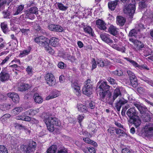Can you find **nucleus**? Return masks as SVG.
<instances>
[{"label": "nucleus", "instance_id": "obj_1", "mask_svg": "<svg viewBox=\"0 0 153 153\" xmlns=\"http://www.w3.org/2000/svg\"><path fill=\"white\" fill-rule=\"evenodd\" d=\"M45 123L47 129L51 132H53L54 130V126H59L60 123L59 120L56 117L53 116H48L47 114L44 116Z\"/></svg>", "mask_w": 153, "mask_h": 153}, {"label": "nucleus", "instance_id": "obj_14", "mask_svg": "<svg viewBox=\"0 0 153 153\" xmlns=\"http://www.w3.org/2000/svg\"><path fill=\"white\" fill-rule=\"evenodd\" d=\"M100 37L102 41L109 45L113 43V41L110 38V35L108 34H101L100 35Z\"/></svg>", "mask_w": 153, "mask_h": 153}, {"label": "nucleus", "instance_id": "obj_64", "mask_svg": "<svg viewBox=\"0 0 153 153\" xmlns=\"http://www.w3.org/2000/svg\"><path fill=\"white\" fill-rule=\"evenodd\" d=\"M144 80L146 82V83H148L151 86L153 87V81L150 79L149 80L148 79H145Z\"/></svg>", "mask_w": 153, "mask_h": 153}, {"label": "nucleus", "instance_id": "obj_37", "mask_svg": "<svg viewBox=\"0 0 153 153\" xmlns=\"http://www.w3.org/2000/svg\"><path fill=\"white\" fill-rule=\"evenodd\" d=\"M22 110V107H17L13 110V112L14 114H17L21 112Z\"/></svg>", "mask_w": 153, "mask_h": 153}, {"label": "nucleus", "instance_id": "obj_61", "mask_svg": "<svg viewBox=\"0 0 153 153\" xmlns=\"http://www.w3.org/2000/svg\"><path fill=\"white\" fill-rule=\"evenodd\" d=\"M10 142L11 144L12 145L14 146L17 144L18 141L16 139L11 138Z\"/></svg>", "mask_w": 153, "mask_h": 153}, {"label": "nucleus", "instance_id": "obj_25", "mask_svg": "<svg viewBox=\"0 0 153 153\" xmlns=\"http://www.w3.org/2000/svg\"><path fill=\"white\" fill-rule=\"evenodd\" d=\"M135 46L137 50H142V49L144 48V45L140 41L136 40L135 42Z\"/></svg>", "mask_w": 153, "mask_h": 153}, {"label": "nucleus", "instance_id": "obj_24", "mask_svg": "<svg viewBox=\"0 0 153 153\" xmlns=\"http://www.w3.org/2000/svg\"><path fill=\"white\" fill-rule=\"evenodd\" d=\"M77 108L78 111L80 112L86 113L88 111V108L86 106L82 104H78Z\"/></svg>", "mask_w": 153, "mask_h": 153}, {"label": "nucleus", "instance_id": "obj_20", "mask_svg": "<svg viewBox=\"0 0 153 153\" xmlns=\"http://www.w3.org/2000/svg\"><path fill=\"white\" fill-rule=\"evenodd\" d=\"M119 0H115L113 1H109L108 3V6L109 9L111 11L114 10Z\"/></svg>", "mask_w": 153, "mask_h": 153}, {"label": "nucleus", "instance_id": "obj_23", "mask_svg": "<svg viewBox=\"0 0 153 153\" xmlns=\"http://www.w3.org/2000/svg\"><path fill=\"white\" fill-rule=\"evenodd\" d=\"M145 131L148 136H150L153 134V124H150L149 125V126L146 129Z\"/></svg>", "mask_w": 153, "mask_h": 153}, {"label": "nucleus", "instance_id": "obj_27", "mask_svg": "<svg viewBox=\"0 0 153 153\" xmlns=\"http://www.w3.org/2000/svg\"><path fill=\"white\" fill-rule=\"evenodd\" d=\"M83 140L87 143L91 144L94 146L96 147L97 146V143L94 141L91 140L88 137L84 138L83 139Z\"/></svg>", "mask_w": 153, "mask_h": 153}, {"label": "nucleus", "instance_id": "obj_54", "mask_svg": "<svg viewBox=\"0 0 153 153\" xmlns=\"http://www.w3.org/2000/svg\"><path fill=\"white\" fill-rule=\"evenodd\" d=\"M115 130L116 131V133L117 134H119L120 133L123 134H125V132L124 131L120 129L116 128L115 129Z\"/></svg>", "mask_w": 153, "mask_h": 153}, {"label": "nucleus", "instance_id": "obj_41", "mask_svg": "<svg viewBox=\"0 0 153 153\" xmlns=\"http://www.w3.org/2000/svg\"><path fill=\"white\" fill-rule=\"evenodd\" d=\"M41 40V42L40 43L41 44H42L43 46H45L48 45V41H49V39L45 37V38H42V39Z\"/></svg>", "mask_w": 153, "mask_h": 153}, {"label": "nucleus", "instance_id": "obj_21", "mask_svg": "<svg viewBox=\"0 0 153 153\" xmlns=\"http://www.w3.org/2000/svg\"><path fill=\"white\" fill-rule=\"evenodd\" d=\"M108 32L114 36H115L118 33L117 29L112 25H111L108 28Z\"/></svg>", "mask_w": 153, "mask_h": 153}, {"label": "nucleus", "instance_id": "obj_51", "mask_svg": "<svg viewBox=\"0 0 153 153\" xmlns=\"http://www.w3.org/2000/svg\"><path fill=\"white\" fill-rule=\"evenodd\" d=\"M34 23V28L37 31H39L41 29V27L39 26V25L35 23Z\"/></svg>", "mask_w": 153, "mask_h": 153}, {"label": "nucleus", "instance_id": "obj_62", "mask_svg": "<svg viewBox=\"0 0 153 153\" xmlns=\"http://www.w3.org/2000/svg\"><path fill=\"white\" fill-rule=\"evenodd\" d=\"M30 52V50H24L20 54V55H23L22 56H24L28 54Z\"/></svg>", "mask_w": 153, "mask_h": 153}, {"label": "nucleus", "instance_id": "obj_4", "mask_svg": "<svg viewBox=\"0 0 153 153\" xmlns=\"http://www.w3.org/2000/svg\"><path fill=\"white\" fill-rule=\"evenodd\" d=\"M90 79H87L85 82V84L82 89L83 94L88 97H90L92 94V86L90 83Z\"/></svg>", "mask_w": 153, "mask_h": 153}, {"label": "nucleus", "instance_id": "obj_50", "mask_svg": "<svg viewBox=\"0 0 153 153\" xmlns=\"http://www.w3.org/2000/svg\"><path fill=\"white\" fill-rule=\"evenodd\" d=\"M13 105L11 104H4L3 105V106L5 109L6 110H8L10 108L12 107H13Z\"/></svg>", "mask_w": 153, "mask_h": 153}, {"label": "nucleus", "instance_id": "obj_63", "mask_svg": "<svg viewBox=\"0 0 153 153\" xmlns=\"http://www.w3.org/2000/svg\"><path fill=\"white\" fill-rule=\"evenodd\" d=\"M42 38H45V37L43 36H40L37 37L35 39V41L36 42H41V40L42 39Z\"/></svg>", "mask_w": 153, "mask_h": 153}, {"label": "nucleus", "instance_id": "obj_45", "mask_svg": "<svg viewBox=\"0 0 153 153\" xmlns=\"http://www.w3.org/2000/svg\"><path fill=\"white\" fill-rule=\"evenodd\" d=\"M107 80L112 85L116 83V80L111 77H108Z\"/></svg>", "mask_w": 153, "mask_h": 153}, {"label": "nucleus", "instance_id": "obj_52", "mask_svg": "<svg viewBox=\"0 0 153 153\" xmlns=\"http://www.w3.org/2000/svg\"><path fill=\"white\" fill-rule=\"evenodd\" d=\"M25 126H23L22 124H20L19 123H16L15 124V127L17 128L21 129H24Z\"/></svg>", "mask_w": 153, "mask_h": 153}, {"label": "nucleus", "instance_id": "obj_53", "mask_svg": "<svg viewBox=\"0 0 153 153\" xmlns=\"http://www.w3.org/2000/svg\"><path fill=\"white\" fill-rule=\"evenodd\" d=\"M121 153H131V152L129 149L126 148L122 149Z\"/></svg>", "mask_w": 153, "mask_h": 153}, {"label": "nucleus", "instance_id": "obj_31", "mask_svg": "<svg viewBox=\"0 0 153 153\" xmlns=\"http://www.w3.org/2000/svg\"><path fill=\"white\" fill-rule=\"evenodd\" d=\"M84 31L87 33H88L92 36H94V33L92 31V29L89 26H87L84 27Z\"/></svg>", "mask_w": 153, "mask_h": 153}, {"label": "nucleus", "instance_id": "obj_38", "mask_svg": "<svg viewBox=\"0 0 153 153\" xmlns=\"http://www.w3.org/2000/svg\"><path fill=\"white\" fill-rule=\"evenodd\" d=\"M45 50L48 52L49 53L51 54H53L54 52V51L53 49H52L51 47H50L48 45H46V46H45Z\"/></svg>", "mask_w": 153, "mask_h": 153}, {"label": "nucleus", "instance_id": "obj_26", "mask_svg": "<svg viewBox=\"0 0 153 153\" xmlns=\"http://www.w3.org/2000/svg\"><path fill=\"white\" fill-rule=\"evenodd\" d=\"M57 149V147L56 145H53L48 149L46 152L47 153H55Z\"/></svg>", "mask_w": 153, "mask_h": 153}, {"label": "nucleus", "instance_id": "obj_56", "mask_svg": "<svg viewBox=\"0 0 153 153\" xmlns=\"http://www.w3.org/2000/svg\"><path fill=\"white\" fill-rule=\"evenodd\" d=\"M7 97L6 95L1 94L0 93V100L4 101L6 100Z\"/></svg>", "mask_w": 153, "mask_h": 153}, {"label": "nucleus", "instance_id": "obj_5", "mask_svg": "<svg viewBox=\"0 0 153 153\" xmlns=\"http://www.w3.org/2000/svg\"><path fill=\"white\" fill-rule=\"evenodd\" d=\"M127 73L129 78L131 85L134 88L136 87L138 84L137 77L135 74L129 70L127 71Z\"/></svg>", "mask_w": 153, "mask_h": 153}, {"label": "nucleus", "instance_id": "obj_60", "mask_svg": "<svg viewBox=\"0 0 153 153\" xmlns=\"http://www.w3.org/2000/svg\"><path fill=\"white\" fill-rule=\"evenodd\" d=\"M88 153H96V150L94 148L89 147L88 148Z\"/></svg>", "mask_w": 153, "mask_h": 153}, {"label": "nucleus", "instance_id": "obj_9", "mask_svg": "<svg viewBox=\"0 0 153 153\" xmlns=\"http://www.w3.org/2000/svg\"><path fill=\"white\" fill-rule=\"evenodd\" d=\"M133 104L137 108L141 115L148 112L149 111L147 107L140 102H134Z\"/></svg>", "mask_w": 153, "mask_h": 153}, {"label": "nucleus", "instance_id": "obj_10", "mask_svg": "<svg viewBox=\"0 0 153 153\" xmlns=\"http://www.w3.org/2000/svg\"><path fill=\"white\" fill-rule=\"evenodd\" d=\"M128 122L130 124L134 125L136 128L139 127L142 122L141 119L138 115L129 119Z\"/></svg>", "mask_w": 153, "mask_h": 153}, {"label": "nucleus", "instance_id": "obj_40", "mask_svg": "<svg viewBox=\"0 0 153 153\" xmlns=\"http://www.w3.org/2000/svg\"><path fill=\"white\" fill-rule=\"evenodd\" d=\"M57 5L58 7L61 10L65 11L68 8V6H65L63 4L61 3H58Z\"/></svg>", "mask_w": 153, "mask_h": 153}, {"label": "nucleus", "instance_id": "obj_11", "mask_svg": "<svg viewBox=\"0 0 153 153\" xmlns=\"http://www.w3.org/2000/svg\"><path fill=\"white\" fill-rule=\"evenodd\" d=\"M126 114L129 118V119H130L138 115V112L135 109L134 107H133L130 108L127 110Z\"/></svg>", "mask_w": 153, "mask_h": 153}, {"label": "nucleus", "instance_id": "obj_18", "mask_svg": "<svg viewBox=\"0 0 153 153\" xmlns=\"http://www.w3.org/2000/svg\"><path fill=\"white\" fill-rule=\"evenodd\" d=\"M71 86L74 90V92L77 96H79L80 94V88L78 85V83L76 82H72Z\"/></svg>", "mask_w": 153, "mask_h": 153}, {"label": "nucleus", "instance_id": "obj_35", "mask_svg": "<svg viewBox=\"0 0 153 153\" xmlns=\"http://www.w3.org/2000/svg\"><path fill=\"white\" fill-rule=\"evenodd\" d=\"M30 13L33 14L37 15L38 13V10L36 7H33L30 8L29 10H28Z\"/></svg>", "mask_w": 153, "mask_h": 153}, {"label": "nucleus", "instance_id": "obj_3", "mask_svg": "<svg viewBox=\"0 0 153 153\" xmlns=\"http://www.w3.org/2000/svg\"><path fill=\"white\" fill-rule=\"evenodd\" d=\"M102 93H99V94L101 101L103 102L108 103L112 105L111 104V96L112 93L110 91Z\"/></svg>", "mask_w": 153, "mask_h": 153}, {"label": "nucleus", "instance_id": "obj_12", "mask_svg": "<svg viewBox=\"0 0 153 153\" xmlns=\"http://www.w3.org/2000/svg\"><path fill=\"white\" fill-rule=\"evenodd\" d=\"M122 95L120 87H117L114 89L113 93V96H111V104L112 105H113V102L119 96Z\"/></svg>", "mask_w": 153, "mask_h": 153}, {"label": "nucleus", "instance_id": "obj_44", "mask_svg": "<svg viewBox=\"0 0 153 153\" xmlns=\"http://www.w3.org/2000/svg\"><path fill=\"white\" fill-rule=\"evenodd\" d=\"M137 30L135 29H133L129 32L128 36L130 37L135 36L137 34Z\"/></svg>", "mask_w": 153, "mask_h": 153}, {"label": "nucleus", "instance_id": "obj_30", "mask_svg": "<svg viewBox=\"0 0 153 153\" xmlns=\"http://www.w3.org/2000/svg\"><path fill=\"white\" fill-rule=\"evenodd\" d=\"M141 117L143 121L145 122H149L151 120L150 115L147 112L142 115Z\"/></svg>", "mask_w": 153, "mask_h": 153}, {"label": "nucleus", "instance_id": "obj_33", "mask_svg": "<svg viewBox=\"0 0 153 153\" xmlns=\"http://www.w3.org/2000/svg\"><path fill=\"white\" fill-rule=\"evenodd\" d=\"M29 88V86L28 84L23 83L20 85L19 89L21 91H25L27 90Z\"/></svg>", "mask_w": 153, "mask_h": 153}, {"label": "nucleus", "instance_id": "obj_29", "mask_svg": "<svg viewBox=\"0 0 153 153\" xmlns=\"http://www.w3.org/2000/svg\"><path fill=\"white\" fill-rule=\"evenodd\" d=\"M117 22L118 24L123 26L124 25L126 22V19L125 18L121 16H118L117 19Z\"/></svg>", "mask_w": 153, "mask_h": 153}, {"label": "nucleus", "instance_id": "obj_46", "mask_svg": "<svg viewBox=\"0 0 153 153\" xmlns=\"http://www.w3.org/2000/svg\"><path fill=\"white\" fill-rule=\"evenodd\" d=\"M97 62L98 66L103 67L105 66V63L103 60L101 59H98Z\"/></svg>", "mask_w": 153, "mask_h": 153}, {"label": "nucleus", "instance_id": "obj_49", "mask_svg": "<svg viewBox=\"0 0 153 153\" xmlns=\"http://www.w3.org/2000/svg\"><path fill=\"white\" fill-rule=\"evenodd\" d=\"M85 117V115L83 114L79 115L78 116L77 119L78 122L80 124L81 123Z\"/></svg>", "mask_w": 153, "mask_h": 153}, {"label": "nucleus", "instance_id": "obj_39", "mask_svg": "<svg viewBox=\"0 0 153 153\" xmlns=\"http://www.w3.org/2000/svg\"><path fill=\"white\" fill-rule=\"evenodd\" d=\"M131 64L135 67H138L139 65L135 61L131 59H130L126 57L125 58Z\"/></svg>", "mask_w": 153, "mask_h": 153}, {"label": "nucleus", "instance_id": "obj_57", "mask_svg": "<svg viewBox=\"0 0 153 153\" xmlns=\"http://www.w3.org/2000/svg\"><path fill=\"white\" fill-rule=\"evenodd\" d=\"M95 107V103L93 101H91L89 104L88 107L91 109H93Z\"/></svg>", "mask_w": 153, "mask_h": 153}, {"label": "nucleus", "instance_id": "obj_34", "mask_svg": "<svg viewBox=\"0 0 153 153\" xmlns=\"http://www.w3.org/2000/svg\"><path fill=\"white\" fill-rule=\"evenodd\" d=\"M25 13L26 15V18L31 20L34 19L35 16L33 14L30 13L28 10L25 11Z\"/></svg>", "mask_w": 153, "mask_h": 153}, {"label": "nucleus", "instance_id": "obj_22", "mask_svg": "<svg viewBox=\"0 0 153 153\" xmlns=\"http://www.w3.org/2000/svg\"><path fill=\"white\" fill-rule=\"evenodd\" d=\"M49 41L50 45L53 47H56L59 44V39L55 37H52Z\"/></svg>", "mask_w": 153, "mask_h": 153}, {"label": "nucleus", "instance_id": "obj_2", "mask_svg": "<svg viewBox=\"0 0 153 153\" xmlns=\"http://www.w3.org/2000/svg\"><path fill=\"white\" fill-rule=\"evenodd\" d=\"M36 146V144L33 141H31L27 145H22L21 146V150L26 153H33Z\"/></svg>", "mask_w": 153, "mask_h": 153}, {"label": "nucleus", "instance_id": "obj_15", "mask_svg": "<svg viewBox=\"0 0 153 153\" xmlns=\"http://www.w3.org/2000/svg\"><path fill=\"white\" fill-rule=\"evenodd\" d=\"M48 29L51 31L61 32L63 30V28L59 25L51 24L48 25Z\"/></svg>", "mask_w": 153, "mask_h": 153}, {"label": "nucleus", "instance_id": "obj_42", "mask_svg": "<svg viewBox=\"0 0 153 153\" xmlns=\"http://www.w3.org/2000/svg\"><path fill=\"white\" fill-rule=\"evenodd\" d=\"M1 27L4 33H6L8 32V29L6 24L2 23L1 24Z\"/></svg>", "mask_w": 153, "mask_h": 153}, {"label": "nucleus", "instance_id": "obj_17", "mask_svg": "<svg viewBox=\"0 0 153 153\" xmlns=\"http://www.w3.org/2000/svg\"><path fill=\"white\" fill-rule=\"evenodd\" d=\"M96 24L99 29L105 30L107 28L106 24L102 20L99 19L96 21Z\"/></svg>", "mask_w": 153, "mask_h": 153}, {"label": "nucleus", "instance_id": "obj_6", "mask_svg": "<svg viewBox=\"0 0 153 153\" xmlns=\"http://www.w3.org/2000/svg\"><path fill=\"white\" fill-rule=\"evenodd\" d=\"M47 83L50 86H54L56 84V80L53 75L50 73H47L45 76Z\"/></svg>", "mask_w": 153, "mask_h": 153}, {"label": "nucleus", "instance_id": "obj_47", "mask_svg": "<svg viewBox=\"0 0 153 153\" xmlns=\"http://www.w3.org/2000/svg\"><path fill=\"white\" fill-rule=\"evenodd\" d=\"M57 153H68L67 149L64 147L59 149Z\"/></svg>", "mask_w": 153, "mask_h": 153}, {"label": "nucleus", "instance_id": "obj_55", "mask_svg": "<svg viewBox=\"0 0 153 153\" xmlns=\"http://www.w3.org/2000/svg\"><path fill=\"white\" fill-rule=\"evenodd\" d=\"M7 4L5 0H3L2 2L0 3V11H1L4 7L6 4Z\"/></svg>", "mask_w": 153, "mask_h": 153}, {"label": "nucleus", "instance_id": "obj_58", "mask_svg": "<svg viewBox=\"0 0 153 153\" xmlns=\"http://www.w3.org/2000/svg\"><path fill=\"white\" fill-rule=\"evenodd\" d=\"M65 65H65L63 62H60L58 63V67L60 69H64Z\"/></svg>", "mask_w": 153, "mask_h": 153}, {"label": "nucleus", "instance_id": "obj_32", "mask_svg": "<svg viewBox=\"0 0 153 153\" xmlns=\"http://www.w3.org/2000/svg\"><path fill=\"white\" fill-rule=\"evenodd\" d=\"M24 8V5H20L17 8L16 11L14 14V15H16L21 13Z\"/></svg>", "mask_w": 153, "mask_h": 153}, {"label": "nucleus", "instance_id": "obj_7", "mask_svg": "<svg viewBox=\"0 0 153 153\" xmlns=\"http://www.w3.org/2000/svg\"><path fill=\"white\" fill-rule=\"evenodd\" d=\"M135 10V6L134 4H129L125 6L124 11L125 13L128 14L129 17L132 18Z\"/></svg>", "mask_w": 153, "mask_h": 153}, {"label": "nucleus", "instance_id": "obj_8", "mask_svg": "<svg viewBox=\"0 0 153 153\" xmlns=\"http://www.w3.org/2000/svg\"><path fill=\"white\" fill-rule=\"evenodd\" d=\"M97 84L99 85L98 88L100 89L99 93L110 91V88H111V87L110 86L106 81L99 82Z\"/></svg>", "mask_w": 153, "mask_h": 153}, {"label": "nucleus", "instance_id": "obj_19", "mask_svg": "<svg viewBox=\"0 0 153 153\" xmlns=\"http://www.w3.org/2000/svg\"><path fill=\"white\" fill-rule=\"evenodd\" d=\"M10 76L8 74L2 71L0 73V79L2 82H5L9 79Z\"/></svg>", "mask_w": 153, "mask_h": 153}, {"label": "nucleus", "instance_id": "obj_16", "mask_svg": "<svg viewBox=\"0 0 153 153\" xmlns=\"http://www.w3.org/2000/svg\"><path fill=\"white\" fill-rule=\"evenodd\" d=\"M7 95L8 97L11 98L12 101L14 102H18L19 100V95L15 93H9L7 94Z\"/></svg>", "mask_w": 153, "mask_h": 153}, {"label": "nucleus", "instance_id": "obj_59", "mask_svg": "<svg viewBox=\"0 0 153 153\" xmlns=\"http://www.w3.org/2000/svg\"><path fill=\"white\" fill-rule=\"evenodd\" d=\"M10 57L11 56L10 55L7 56L6 58L2 61V62L1 63V65H3L7 61H8Z\"/></svg>", "mask_w": 153, "mask_h": 153}, {"label": "nucleus", "instance_id": "obj_13", "mask_svg": "<svg viewBox=\"0 0 153 153\" xmlns=\"http://www.w3.org/2000/svg\"><path fill=\"white\" fill-rule=\"evenodd\" d=\"M127 101L123 98H120L115 104V107L118 111H120L121 107L127 103Z\"/></svg>", "mask_w": 153, "mask_h": 153}, {"label": "nucleus", "instance_id": "obj_28", "mask_svg": "<svg viewBox=\"0 0 153 153\" xmlns=\"http://www.w3.org/2000/svg\"><path fill=\"white\" fill-rule=\"evenodd\" d=\"M33 98L35 101L37 103H41L43 101V99L39 94L37 93L34 94Z\"/></svg>", "mask_w": 153, "mask_h": 153}, {"label": "nucleus", "instance_id": "obj_43", "mask_svg": "<svg viewBox=\"0 0 153 153\" xmlns=\"http://www.w3.org/2000/svg\"><path fill=\"white\" fill-rule=\"evenodd\" d=\"M0 153H8L7 148L3 145H0Z\"/></svg>", "mask_w": 153, "mask_h": 153}, {"label": "nucleus", "instance_id": "obj_48", "mask_svg": "<svg viewBox=\"0 0 153 153\" xmlns=\"http://www.w3.org/2000/svg\"><path fill=\"white\" fill-rule=\"evenodd\" d=\"M91 69L92 70H93V69L97 67L96 62L94 58H92V60L91 61Z\"/></svg>", "mask_w": 153, "mask_h": 153}, {"label": "nucleus", "instance_id": "obj_36", "mask_svg": "<svg viewBox=\"0 0 153 153\" xmlns=\"http://www.w3.org/2000/svg\"><path fill=\"white\" fill-rule=\"evenodd\" d=\"M17 119L27 121H29L31 120V118L30 117L25 115H21Z\"/></svg>", "mask_w": 153, "mask_h": 153}]
</instances>
